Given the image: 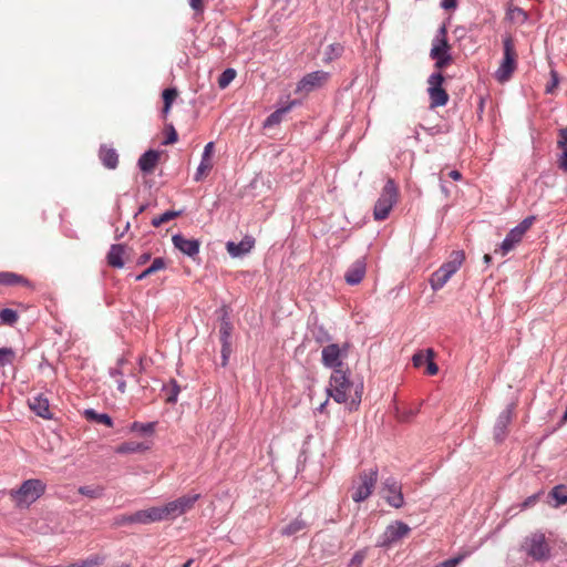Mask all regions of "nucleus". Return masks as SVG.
<instances>
[{
  "instance_id": "obj_8",
  "label": "nucleus",
  "mask_w": 567,
  "mask_h": 567,
  "mask_svg": "<svg viewBox=\"0 0 567 567\" xmlns=\"http://www.w3.org/2000/svg\"><path fill=\"white\" fill-rule=\"evenodd\" d=\"M444 76L442 72H433L427 79V94L430 107L435 109L445 106L449 102V94L443 87Z\"/></svg>"
},
{
  "instance_id": "obj_42",
  "label": "nucleus",
  "mask_w": 567,
  "mask_h": 567,
  "mask_svg": "<svg viewBox=\"0 0 567 567\" xmlns=\"http://www.w3.org/2000/svg\"><path fill=\"white\" fill-rule=\"evenodd\" d=\"M199 498H200V494L195 493V494L183 495L176 499L179 503V507H181L183 514H185L187 511H189L194 506V504Z\"/></svg>"
},
{
  "instance_id": "obj_51",
  "label": "nucleus",
  "mask_w": 567,
  "mask_h": 567,
  "mask_svg": "<svg viewBox=\"0 0 567 567\" xmlns=\"http://www.w3.org/2000/svg\"><path fill=\"white\" fill-rule=\"evenodd\" d=\"M362 390L363 385L362 383L355 388L354 396L351 398V401L349 402V410L353 411L357 410L361 403L362 398Z\"/></svg>"
},
{
  "instance_id": "obj_22",
  "label": "nucleus",
  "mask_w": 567,
  "mask_h": 567,
  "mask_svg": "<svg viewBox=\"0 0 567 567\" xmlns=\"http://www.w3.org/2000/svg\"><path fill=\"white\" fill-rule=\"evenodd\" d=\"M158 159L159 152L156 150H148L141 155L137 161V166L143 173L150 174L154 171Z\"/></svg>"
},
{
  "instance_id": "obj_50",
  "label": "nucleus",
  "mask_w": 567,
  "mask_h": 567,
  "mask_svg": "<svg viewBox=\"0 0 567 567\" xmlns=\"http://www.w3.org/2000/svg\"><path fill=\"white\" fill-rule=\"evenodd\" d=\"M367 557V549H360L354 553L350 559L348 567H360Z\"/></svg>"
},
{
  "instance_id": "obj_31",
  "label": "nucleus",
  "mask_w": 567,
  "mask_h": 567,
  "mask_svg": "<svg viewBox=\"0 0 567 567\" xmlns=\"http://www.w3.org/2000/svg\"><path fill=\"white\" fill-rule=\"evenodd\" d=\"M148 450V445L141 442L127 441L116 446L115 452L117 454H133L142 453Z\"/></svg>"
},
{
  "instance_id": "obj_19",
  "label": "nucleus",
  "mask_w": 567,
  "mask_h": 567,
  "mask_svg": "<svg viewBox=\"0 0 567 567\" xmlns=\"http://www.w3.org/2000/svg\"><path fill=\"white\" fill-rule=\"evenodd\" d=\"M131 522L132 525H148L159 522L156 506L132 513Z\"/></svg>"
},
{
  "instance_id": "obj_25",
  "label": "nucleus",
  "mask_w": 567,
  "mask_h": 567,
  "mask_svg": "<svg viewBox=\"0 0 567 567\" xmlns=\"http://www.w3.org/2000/svg\"><path fill=\"white\" fill-rule=\"evenodd\" d=\"M99 158L107 169H115L118 165V154L115 148L101 145Z\"/></svg>"
},
{
  "instance_id": "obj_26",
  "label": "nucleus",
  "mask_w": 567,
  "mask_h": 567,
  "mask_svg": "<svg viewBox=\"0 0 567 567\" xmlns=\"http://www.w3.org/2000/svg\"><path fill=\"white\" fill-rule=\"evenodd\" d=\"M30 409L38 415L43 419L50 420L52 419V414L50 413L49 400L42 395H37L30 400Z\"/></svg>"
},
{
  "instance_id": "obj_56",
  "label": "nucleus",
  "mask_w": 567,
  "mask_h": 567,
  "mask_svg": "<svg viewBox=\"0 0 567 567\" xmlns=\"http://www.w3.org/2000/svg\"><path fill=\"white\" fill-rule=\"evenodd\" d=\"M542 493H543V492H538V493H535V494H533V495L528 496V497H527V498H526V499L520 504V508H522V509H527V508H529V507L534 506V505L537 503V501H538V498H539V496H540V494H542Z\"/></svg>"
},
{
  "instance_id": "obj_40",
  "label": "nucleus",
  "mask_w": 567,
  "mask_h": 567,
  "mask_svg": "<svg viewBox=\"0 0 567 567\" xmlns=\"http://www.w3.org/2000/svg\"><path fill=\"white\" fill-rule=\"evenodd\" d=\"M450 278V276H446L443 271L436 269L430 277V286L432 290L437 291L442 289Z\"/></svg>"
},
{
  "instance_id": "obj_14",
  "label": "nucleus",
  "mask_w": 567,
  "mask_h": 567,
  "mask_svg": "<svg viewBox=\"0 0 567 567\" xmlns=\"http://www.w3.org/2000/svg\"><path fill=\"white\" fill-rule=\"evenodd\" d=\"M384 489L388 492L386 503L394 508H401L404 504L401 484L395 478L389 477L384 481Z\"/></svg>"
},
{
  "instance_id": "obj_61",
  "label": "nucleus",
  "mask_w": 567,
  "mask_h": 567,
  "mask_svg": "<svg viewBox=\"0 0 567 567\" xmlns=\"http://www.w3.org/2000/svg\"><path fill=\"white\" fill-rule=\"evenodd\" d=\"M188 2L195 11L203 10V0H188Z\"/></svg>"
},
{
  "instance_id": "obj_9",
  "label": "nucleus",
  "mask_w": 567,
  "mask_h": 567,
  "mask_svg": "<svg viewBox=\"0 0 567 567\" xmlns=\"http://www.w3.org/2000/svg\"><path fill=\"white\" fill-rule=\"evenodd\" d=\"M360 483L353 486L352 499L355 503L364 502L373 491V487L378 481V468H370L363 471L359 475Z\"/></svg>"
},
{
  "instance_id": "obj_55",
  "label": "nucleus",
  "mask_w": 567,
  "mask_h": 567,
  "mask_svg": "<svg viewBox=\"0 0 567 567\" xmlns=\"http://www.w3.org/2000/svg\"><path fill=\"white\" fill-rule=\"evenodd\" d=\"M412 361L414 367H422L424 363L427 362V350L425 351V353L422 351L415 352L412 357Z\"/></svg>"
},
{
  "instance_id": "obj_27",
  "label": "nucleus",
  "mask_w": 567,
  "mask_h": 567,
  "mask_svg": "<svg viewBox=\"0 0 567 567\" xmlns=\"http://www.w3.org/2000/svg\"><path fill=\"white\" fill-rule=\"evenodd\" d=\"M0 285L2 286H14L23 285L29 288H33V284L22 275L11 271H0Z\"/></svg>"
},
{
  "instance_id": "obj_46",
  "label": "nucleus",
  "mask_w": 567,
  "mask_h": 567,
  "mask_svg": "<svg viewBox=\"0 0 567 567\" xmlns=\"http://www.w3.org/2000/svg\"><path fill=\"white\" fill-rule=\"evenodd\" d=\"M131 430L135 432H140L144 435H150L155 430V423L148 422V423H141V422H133L131 425Z\"/></svg>"
},
{
  "instance_id": "obj_13",
  "label": "nucleus",
  "mask_w": 567,
  "mask_h": 567,
  "mask_svg": "<svg viewBox=\"0 0 567 567\" xmlns=\"http://www.w3.org/2000/svg\"><path fill=\"white\" fill-rule=\"evenodd\" d=\"M514 414V405H507L497 416L495 425H494V439L496 442L501 443L505 440L507 434V427L512 422Z\"/></svg>"
},
{
  "instance_id": "obj_12",
  "label": "nucleus",
  "mask_w": 567,
  "mask_h": 567,
  "mask_svg": "<svg viewBox=\"0 0 567 567\" xmlns=\"http://www.w3.org/2000/svg\"><path fill=\"white\" fill-rule=\"evenodd\" d=\"M322 364L326 368L341 369L343 365L342 362V349L337 343H330L323 347L321 351Z\"/></svg>"
},
{
  "instance_id": "obj_52",
  "label": "nucleus",
  "mask_w": 567,
  "mask_h": 567,
  "mask_svg": "<svg viewBox=\"0 0 567 567\" xmlns=\"http://www.w3.org/2000/svg\"><path fill=\"white\" fill-rule=\"evenodd\" d=\"M177 96V90L175 87H167L163 91V104L172 105Z\"/></svg>"
},
{
  "instance_id": "obj_29",
  "label": "nucleus",
  "mask_w": 567,
  "mask_h": 567,
  "mask_svg": "<svg viewBox=\"0 0 567 567\" xmlns=\"http://www.w3.org/2000/svg\"><path fill=\"white\" fill-rule=\"evenodd\" d=\"M523 239V235L518 233V229H515L514 227L507 233L505 238L503 239L499 249L502 252V256L507 255L511 250L515 248V246L520 243Z\"/></svg>"
},
{
  "instance_id": "obj_64",
  "label": "nucleus",
  "mask_w": 567,
  "mask_h": 567,
  "mask_svg": "<svg viewBox=\"0 0 567 567\" xmlns=\"http://www.w3.org/2000/svg\"><path fill=\"white\" fill-rule=\"evenodd\" d=\"M449 175L454 181H460L462 178V174L456 169L451 171Z\"/></svg>"
},
{
  "instance_id": "obj_63",
  "label": "nucleus",
  "mask_w": 567,
  "mask_h": 567,
  "mask_svg": "<svg viewBox=\"0 0 567 567\" xmlns=\"http://www.w3.org/2000/svg\"><path fill=\"white\" fill-rule=\"evenodd\" d=\"M116 383H117V390L121 392V393H124L125 392V389H126V382L123 378H120L118 380H116Z\"/></svg>"
},
{
  "instance_id": "obj_7",
  "label": "nucleus",
  "mask_w": 567,
  "mask_h": 567,
  "mask_svg": "<svg viewBox=\"0 0 567 567\" xmlns=\"http://www.w3.org/2000/svg\"><path fill=\"white\" fill-rule=\"evenodd\" d=\"M516 69V51L513 38L507 34L503 38V59L501 65L495 72V78L499 82L507 81Z\"/></svg>"
},
{
  "instance_id": "obj_28",
  "label": "nucleus",
  "mask_w": 567,
  "mask_h": 567,
  "mask_svg": "<svg viewBox=\"0 0 567 567\" xmlns=\"http://www.w3.org/2000/svg\"><path fill=\"white\" fill-rule=\"evenodd\" d=\"M124 245L122 244H113L110 247L107 252V262L110 266L114 268H123L124 267Z\"/></svg>"
},
{
  "instance_id": "obj_23",
  "label": "nucleus",
  "mask_w": 567,
  "mask_h": 567,
  "mask_svg": "<svg viewBox=\"0 0 567 567\" xmlns=\"http://www.w3.org/2000/svg\"><path fill=\"white\" fill-rule=\"evenodd\" d=\"M156 511L159 522L173 519L183 515V512L179 507V503L177 502V499L171 501L163 506H156Z\"/></svg>"
},
{
  "instance_id": "obj_57",
  "label": "nucleus",
  "mask_w": 567,
  "mask_h": 567,
  "mask_svg": "<svg viewBox=\"0 0 567 567\" xmlns=\"http://www.w3.org/2000/svg\"><path fill=\"white\" fill-rule=\"evenodd\" d=\"M559 83V76L556 71L550 72V82L546 85V93H553L554 89Z\"/></svg>"
},
{
  "instance_id": "obj_35",
  "label": "nucleus",
  "mask_w": 567,
  "mask_h": 567,
  "mask_svg": "<svg viewBox=\"0 0 567 567\" xmlns=\"http://www.w3.org/2000/svg\"><path fill=\"white\" fill-rule=\"evenodd\" d=\"M166 268V261L163 257H157L155 258L152 264L146 268L144 269L141 274H138L136 277H135V280L136 281H142L144 280L146 277L155 274L156 271H159V270H163Z\"/></svg>"
},
{
  "instance_id": "obj_41",
  "label": "nucleus",
  "mask_w": 567,
  "mask_h": 567,
  "mask_svg": "<svg viewBox=\"0 0 567 567\" xmlns=\"http://www.w3.org/2000/svg\"><path fill=\"white\" fill-rule=\"evenodd\" d=\"M184 214L183 209L179 210H166L159 216H156L152 219L151 224L153 227H159L164 223H167L176 217H179Z\"/></svg>"
},
{
  "instance_id": "obj_6",
  "label": "nucleus",
  "mask_w": 567,
  "mask_h": 567,
  "mask_svg": "<svg viewBox=\"0 0 567 567\" xmlns=\"http://www.w3.org/2000/svg\"><path fill=\"white\" fill-rule=\"evenodd\" d=\"M220 317H219V321H220V327H219V340H220V344H221V349H220V359H221V362H220V365L223 368H225L227 364H228V361H229V358H230V354H231V333H233V323L230 321V317H229V311H228V308L226 306H224L221 309H220Z\"/></svg>"
},
{
  "instance_id": "obj_48",
  "label": "nucleus",
  "mask_w": 567,
  "mask_h": 567,
  "mask_svg": "<svg viewBox=\"0 0 567 567\" xmlns=\"http://www.w3.org/2000/svg\"><path fill=\"white\" fill-rule=\"evenodd\" d=\"M16 353L11 348H0V368L11 364Z\"/></svg>"
},
{
  "instance_id": "obj_47",
  "label": "nucleus",
  "mask_w": 567,
  "mask_h": 567,
  "mask_svg": "<svg viewBox=\"0 0 567 567\" xmlns=\"http://www.w3.org/2000/svg\"><path fill=\"white\" fill-rule=\"evenodd\" d=\"M312 334L315 340L320 344L329 342L332 339L330 333L323 326L316 327L312 331Z\"/></svg>"
},
{
  "instance_id": "obj_36",
  "label": "nucleus",
  "mask_w": 567,
  "mask_h": 567,
  "mask_svg": "<svg viewBox=\"0 0 567 567\" xmlns=\"http://www.w3.org/2000/svg\"><path fill=\"white\" fill-rule=\"evenodd\" d=\"M78 493L91 499H99L105 495V488L102 485H83Z\"/></svg>"
},
{
  "instance_id": "obj_15",
  "label": "nucleus",
  "mask_w": 567,
  "mask_h": 567,
  "mask_svg": "<svg viewBox=\"0 0 567 567\" xmlns=\"http://www.w3.org/2000/svg\"><path fill=\"white\" fill-rule=\"evenodd\" d=\"M329 78V73L324 71H313L306 74L297 84V91L311 92L320 87Z\"/></svg>"
},
{
  "instance_id": "obj_62",
  "label": "nucleus",
  "mask_w": 567,
  "mask_h": 567,
  "mask_svg": "<svg viewBox=\"0 0 567 567\" xmlns=\"http://www.w3.org/2000/svg\"><path fill=\"white\" fill-rule=\"evenodd\" d=\"M150 259H151V254H150V252H144V254H142V255L137 258L136 264H137L138 266H142V265L146 264Z\"/></svg>"
},
{
  "instance_id": "obj_34",
  "label": "nucleus",
  "mask_w": 567,
  "mask_h": 567,
  "mask_svg": "<svg viewBox=\"0 0 567 567\" xmlns=\"http://www.w3.org/2000/svg\"><path fill=\"white\" fill-rule=\"evenodd\" d=\"M295 102H291L290 104L277 109L275 112H272L270 115H268L264 122V127H272L277 124H279L282 121V117L285 114H287Z\"/></svg>"
},
{
  "instance_id": "obj_39",
  "label": "nucleus",
  "mask_w": 567,
  "mask_h": 567,
  "mask_svg": "<svg viewBox=\"0 0 567 567\" xmlns=\"http://www.w3.org/2000/svg\"><path fill=\"white\" fill-rule=\"evenodd\" d=\"M450 278V276H446L443 271L436 269L430 277V286L432 290L437 291L442 289Z\"/></svg>"
},
{
  "instance_id": "obj_20",
  "label": "nucleus",
  "mask_w": 567,
  "mask_h": 567,
  "mask_svg": "<svg viewBox=\"0 0 567 567\" xmlns=\"http://www.w3.org/2000/svg\"><path fill=\"white\" fill-rule=\"evenodd\" d=\"M557 147L560 150L557 156V166L567 173V126L558 130Z\"/></svg>"
},
{
  "instance_id": "obj_4",
  "label": "nucleus",
  "mask_w": 567,
  "mask_h": 567,
  "mask_svg": "<svg viewBox=\"0 0 567 567\" xmlns=\"http://www.w3.org/2000/svg\"><path fill=\"white\" fill-rule=\"evenodd\" d=\"M398 202V187L392 178H389L383 186V189L378 198L374 208L373 217L375 220H384L392 207Z\"/></svg>"
},
{
  "instance_id": "obj_54",
  "label": "nucleus",
  "mask_w": 567,
  "mask_h": 567,
  "mask_svg": "<svg viewBox=\"0 0 567 567\" xmlns=\"http://www.w3.org/2000/svg\"><path fill=\"white\" fill-rule=\"evenodd\" d=\"M535 220V216H528L524 218L518 225H516L514 228L518 229V233H520L523 236L525 233L530 228Z\"/></svg>"
},
{
  "instance_id": "obj_16",
  "label": "nucleus",
  "mask_w": 567,
  "mask_h": 567,
  "mask_svg": "<svg viewBox=\"0 0 567 567\" xmlns=\"http://www.w3.org/2000/svg\"><path fill=\"white\" fill-rule=\"evenodd\" d=\"M367 271V264L364 258H359L353 261L344 274V280L350 286L359 285L364 278Z\"/></svg>"
},
{
  "instance_id": "obj_17",
  "label": "nucleus",
  "mask_w": 567,
  "mask_h": 567,
  "mask_svg": "<svg viewBox=\"0 0 567 567\" xmlns=\"http://www.w3.org/2000/svg\"><path fill=\"white\" fill-rule=\"evenodd\" d=\"M255 246V238L252 236H245L239 243L227 241L226 250L233 258L244 257Z\"/></svg>"
},
{
  "instance_id": "obj_60",
  "label": "nucleus",
  "mask_w": 567,
  "mask_h": 567,
  "mask_svg": "<svg viewBox=\"0 0 567 567\" xmlns=\"http://www.w3.org/2000/svg\"><path fill=\"white\" fill-rule=\"evenodd\" d=\"M457 7V0H442L441 8L444 10H453Z\"/></svg>"
},
{
  "instance_id": "obj_30",
  "label": "nucleus",
  "mask_w": 567,
  "mask_h": 567,
  "mask_svg": "<svg viewBox=\"0 0 567 567\" xmlns=\"http://www.w3.org/2000/svg\"><path fill=\"white\" fill-rule=\"evenodd\" d=\"M308 523L300 517L295 518L290 523H288L281 529V535L284 536H296L300 533H303L308 528Z\"/></svg>"
},
{
  "instance_id": "obj_1",
  "label": "nucleus",
  "mask_w": 567,
  "mask_h": 567,
  "mask_svg": "<svg viewBox=\"0 0 567 567\" xmlns=\"http://www.w3.org/2000/svg\"><path fill=\"white\" fill-rule=\"evenodd\" d=\"M47 489V484L39 478H29L18 488L10 491V497L19 508H28L37 502Z\"/></svg>"
},
{
  "instance_id": "obj_21",
  "label": "nucleus",
  "mask_w": 567,
  "mask_h": 567,
  "mask_svg": "<svg viewBox=\"0 0 567 567\" xmlns=\"http://www.w3.org/2000/svg\"><path fill=\"white\" fill-rule=\"evenodd\" d=\"M464 252L462 250L452 251L450 259L441 265L439 268L446 276L452 277L462 266L464 261Z\"/></svg>"
},
{
  "instance_id": "obj_49",
  "label": "nucleus",
  "mask_w": 567,
  "mask_h": 567,
  "mask_svg": "<svg viewBox=\"0 0 567 567\" xmlns=\"http://www.w3.org/2000/svg\"><path fill=\"white\" fill-rule=\"evenodd\" d=\"M434 351L433 349H427V362H426V373L429 375H435L439 372V367L433 360Z\"/></svg>"
},
{
  "instance_id": "obj_5",
  "label": "nucleus",
  "mask_w": 567,
  "mask_h": 567,
  "mask_svg": "<svg viewBox=\"0 0 567 567\" xmlns=\"http://www.w3.org/2000/svg\"><path fill=\"white\" fill-rule=\"evenodd\" d=\"M351 385L352 383L348 372L342 369H336L331 373L329 386L326 389V392L328 396L332 398L337 403H347V392Z\"/></svg>"
},
{
  "instance_id": "obj_58",
  "label": "nucleus",
  "mask_w": 567,
  "mask_h": 567,
  "mask_svg": "<svg viewBox=\"0 0 567 567\" xmlns=\"http://www.w3.org/2000/svg\"><path fill=\"white\" fill-rule=\"evenodd\" d=\"M114 525L117 527L132 525L131 514H123V515H118V516L114 517Z\"/></svg>"
},
{
  "instance_id": "obj_3",
  "label": "nucleus",
  "mask_w": 567,
  "mask_h": 567,
  "mask_svg": "<svg viewBox=\"0 0 567 567\" xmlns=\"http://www.w3.org/2000/svg\"><path fill=\"white\" fill-rule=\"evenodd\" d=\"M430 56L434 60V66L440 72L452 62V55L450 53V45L447 42V28L445 24H442L436 31L432 41Z\"/></svg>"
},
{
  "instance_id": "obj_11",
  "label": "nucleus",
  "mask_w": 567,
  "mask_h": 567,
  "mask_svg": "<svg viewBox=\"0 0 567 567\" xmlns=\"http://www.w3.org/2000/svg\"><path fill=\"white\" fill-rule=\"evenodd\" d=\"M172 243L176 249L192 259H195L199 254V239H187L182 234H175L172 237Z\"/></svg>"
},
{
  "instance_id": "obj_44",
  "label": "nucleus",
  "mask_w": 567,
  "mask_h": 567,
  "mask_svg": "<svg viewBox=\"0 0 567 567\" xmlns=\"http://www.w3.org/2000/svg\"><path fill=\"white\" fill-rule=\"evenodd\" d=\"M236 70L233 68H227L221 72V74L218 78V86L220 89H226L236 78Z\"/></svg>"
},
{
  "instance_id": "obj_10",
  "label": "nucleus",
  "mask_w": 567,
  "mask_h": 567,
  "mask_svg": "<svg viewBox=\"0 0 567 567\" xmlns=\"http://www.w3.org/2000/svg\"><path fill=\"white\" fill-rule=\"evenodd\" d=\"M410 527L403 522L396 520L384 529L377 540V547L388 548L393 543L405 537L410 533Z\"/></svg>"
},
{
  "instance_id": "obj_43",
  "label": "nucleus",
  "mask_w": 567,
  "mask_h": 567,
  "mask_svg": "<svg viewBox=\"0 0 567 567\" xmlns=\"http://www.w3.org/2000/svg\"><path fill=\"white\" fill-rule=\"evenodd\" d=\"M19 319V315L16 310L10 308H3L0 310L1 323L7 326H13Z\"/></svg>"
},
{
  "instance_id": "obj_18",
  "label": "nucleus",
  "mask_w": 567,
  "mask_h": 567,
  "mask_svg": "<svg viewBox=\"0 0 567 567\" xmlns=\"http://www.w3.org/2000/svg\"><path fill=\"white\" fill-rule=\"evenodd\" d=\"M214 152V142H208L203 151L202 159L199 165L197 166L196 173L194 175V181L199 182L203 179L206 172L210 171L213 167L210 157Z\"/></svg>"
},
{
  "instance_id": "obj_59",
  "label": "nucleus",
  "mask_w": 567,
  "mask_h": 567,
  "mask_svg": "<svg viewBox=\"0 0 567 567\" xmlns=\"http://www.w3.org/2000/svg\"><path fill=\"white\" fill-rule=\"evenodd\" d=\"M463 560V556L453 557L437 564L440 567H456Z\"/></svg>"
},
{
  "instance_id": "obj_2",
  "label": "nucleus",
  "mask_w": 567,
  "mask_h": 567,
  "mask_svg": "<svg viewBox=\"0 0 567 567\" xmlns=\"http://www.w3.org/2000/svg\"><path fill=\"white\" fill-rule=\"evenodd\" d=\"M520 550L535 563H546L551 558V547L540 530L527 535L520 545Z\"/></svg>"
},
{
  "instance_id": "obj_32",
  "label": "nucleus",
  "mask_w": 567,
  "mask_h": 567,
  "mask_svg": "<svg viewBox=\"0 0 567 567\" xmlns=\"http://www.w3.org/2000/svg\"><path fill=\"white\" fill-rule=\"evenodd\" d=\"M83 415L87 421L102 423L107 427L113 426V419L107 413H99L94 409H85Z\"/></svg>"
},
{
  "instance_id": "obj_38",
  "label": "nucleus",
  "mask_w": 567,
  "mask_h": 567,
  "mask_svg": "<svg viewBox=\"0 0 567 567\" xmlns=\"http://www.w3.org/2000/svg\"><path fill=\"white\" fill-rule=\"evenodd\" d=\"M344 47L341 43H331L324 50L323 61L330 63L342 55Z\"/></svg>"
},
{
  "instance_id": "obj_53",
  "label": "nucleus",
  "mask_w": 567,
  "mask_h": 567,
  "mask_svg": "<svg viewBox=\"0 0 567 567\" xmlns=\"http://www.w3.org/2000/svg\"><path fill=\"white\" fill-rule=\"evenodd\" d=\"M166 127H167V135H166L165 140L162 142V144L169 145V144L176 143L178 140V135H177L175 127L173 126V124H168Z\"/></svg>"
},
{
  "instance_id": "obj_45",
  "label": "nucleus",
  "mask_w": 567,
  "mask_h": 567,
  "mask_svg": "<svg viewBox=\"0 0 567 567\" xmlns=\"http://www.w3.org/2000/svg\"><path fill=\"white\" fill-rule=\"evenodd\" d=\"M103 558L99 555H92L86 559L79 560L76 563L71 564L69 567H95L102 564Z\"/></svg>"
},
{
  "instance_id": "obj_33",
  "label": "nucleus",
  "mask_w": 567,
  "mask_h": 567,
  "mask_svg": "<svg viewBox=\"0 0 567 567\" xmlns=\"http://www.w3.org/2000/svg\"><path fill=\"white\" fill-rule=\"evenodd\" d=\"M162 391L166 395V402L175 404L178 400L181 386L175 379H171L168 383L162 385Z\"/></svg>"
},
{
  "instance_id": "obj_37",
  "label": "nucleus",
  "mask_w": 567,
  "mask_h": 567,
  "mask_svg": "<svg viewBox=\"0 0 567 567\" xmlns=\"http://www.w3.org/2000/svg\"><path fill=\"white\" fill-rule=\"evenodd\" d=\"M506 19L511 22L524 24L528 20V14L519 7H508L506 10Z\"/></svg>"
},
{
  "instance_id": "obj_24",
  "label": "nucleus",
  "mask_w": 567,
  "mask_h": 567,
  "mask_svg": "<svg viewBox=\"0 0 567 567\" xmlns=\"http://www.w3.org/2000/svg\"><path fill=\"white\" fill-rule=\"evenodd\" d=\"M547 503L554 508L567 504V487L563 484L554 486L547 495Z\"/></svg>"
}]
</instances>
